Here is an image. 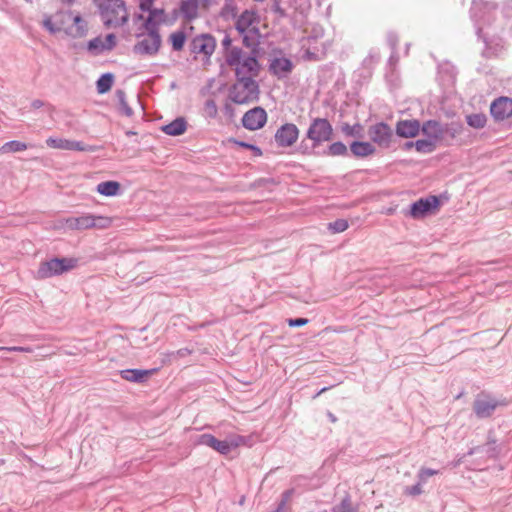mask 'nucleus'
<instances>
[{
    "label": "nucleus",
    "instance_id": "obj_1",
    "mask_svg": "<svg viewBox=\"0 0 512 512\" xmlns=\"http://www.w3.org/2000/svg\"><path fill=\"white\" fill-rule=\"evenodd\" d=\"M225 61L234 70L236 78L256 77L259 73L256 55L253 52L247 54L239 47L228 48Z\"/></svg>",
    "mask_w": 512,
    "mask_h": 512
},
{
    "label": "nucleus",
    "instance_id": "obj_2",
    "mask_svg": "<svg viewBox=\"0 0 512 512\" xmlns=\"http://www.w3.org/2000/svg\"><path fill=\"white\" fill-rule=\"evenodd\" d=\"M98 6L107 28H117L128 21V12L122 0H101Z\"/></svg>",
    "mask_w": 512,
    "mask_h": 512
},
{
    "label": "nucleus",
    "instance_id": "obj_3",
    "mask_svg": "<svg viewBox=\"0 0 512 512\" xmlns=\"http://www.w3.org/2000/svg\"><path fill=\"white\" fill-rule=\"evenodd\" d=\"M254 78H236V82L230 90V99L237 104H247L257 100L259 86Z\"/></svg>",
    "mask_w": 512,
    "mask_h": 512
},
{
    "label": "nucleus",
    "instance_id": "obj_4",
    "mask_svg": "<svg viewBox=\"0 0 512 512\" xmlns=\"http://www.w3.org/2000/svg\"><path fill=\"white\" fill-rule=\"evenodd\" d=\"M112 223L111 218L104 216H94L83 214L78 217H69L59 222V228H68L70 230H85L90 228L105 229Z\"/></svg>",
    "mask_w": 512,
    "mask_h": 512
},
{
    "label": "nucleus",
    "instance_id": "obj_5",
    "mask_svg": "<svg viewBox=\"0 0 512 512\" xmlns=\"http://www.w3.org/2000/svg\"><path fill=\"white\" fill-rule=\"evenodd\" d=\"M76 265L77 260L74 258H54L40 264L36 277L38 279H46L55 275H60L72 270Z\"/></svg>",
    "mask_w": 512,
    "mask_h": 512
},
{
    "label": "nucleus",
    "instance_id": "obj_6",
    "mask_svg": "<svg viewBox=\"0 0 512 512\" xmlns=\"http://www.w3.org/2000/svg\"><path fill=\"white\" fill-rule=\"evenodd\" d=\"M194 444L198 446H209L211 448H238L241 446L253 445L250 438L243 436H230L229 439L219 441L210 434H201L197 436Z\"/></svg>",
    "mask_w": 512,
    "mask_h": 512
},
{
    "label": "nucleus",
    "instance_id": "obj_7",
    "mask_svg": "<svg viewBox=\"0 0 512 512\" xmlns=\"http://www.w3.org/2000/svg\"><path fill=\"white\" fill-rule=\"evenodd\" d=\"M333 128L325 118H315L307 131V138L312 140L314 146L331 140Z\"/></svg>",
    "mask_w": 512,
    "mask_h": 512
},
{
    "label": "nucleus",
    "instance_id": "obj_8",
    "mask_svg": "<svg viewBox=\"0 0 512 512\" xmlns=\"http://www.w3.org/2000/svg\"><path fill=\"white\" fill-rule=\"evenodd\" d=\"M71 20L70 11H59L54 15H44L42 26L51 34H55L64 30L66 32L67 25Z\"/></svg>",
    "mask_w": 512,
    "mask_h": 512
},
{
    "label": "nucleus",
    "instance_id": "obj_9",
    "mask_svg": "<svg viewBox=\"0 0 512 512\" xmlns=\"http://www.w3.org/2000/svg\"><path fill=\"white\" fill-rule=\"evenodd\" d=\"M47 146L54 149L68 150V151H81V152H95V146L86 145L81 141L49 137L46 140Z\"/></svg>",
    "mask_w": 512,
    "mask_h": 512
},
{
    "label": "nucleus",
    "instance_id": "obj_10",
    "mask_svg": "<svg viewBox=\"0 0 512 512\" xmlns=\"http://www.w3.org/2000/svg\"><path fill=\"white\" fill-rule=\"evenodd\" d=\"M392 135V129L388 124L384 122L372 125L368 129L369 138L373 141V143L379 145L380 147H389Z\"/></svg>",
    "mask_w": 512,
    "mask_h": 512
},
{
    "label": "nucleus",
    "instance_id": "obj_11",
    "mask_svg": "<svg viewBox=\"0 0 512 512\" xmlns=\"http://www.w3.org/2000/svg\"><path fill=\"white\" fill-rule=\"evenodd\" d=\"M161 45V37L157 31H148L136 45L135 51L139 54L154 55Z\"/></svg>",
    "mask_w": 512,
    "mask_h": 512
},
{
    "label": "nucleus",
    "instance_id": "obj_12",
    "mask_svg": "<svg viewBox=\"0 0 512 512\" xmlns=\"http://www.w3.org/2000/svg\"><path fill=\"white\" fill-rule=\"evenodd\" d=\"M299 129L295 124L286 123L282 125L275 133V141L280 147H290L298 139Z\"/></svg>",
    "mask_w": 512,
    "mask_h": 512
},
{
    "label": "nucleus",
    "instance_id": "obj_13",
    "mask_svg": "<svg viewBox=\"0 0 512 512\" xmlns=\"http://www.w3.org/2000/svg\"><path fill=\"white\" fill-rule=\"evenodd\" d=\"M266 121L267 113L261 107H255L247 111L242 118L243 126L249 130H258L262 128Z\"/></svg>",
    "mask_w": 512,
    "mask_h": 512
},
{
    "label": "nucleus",
    "instance_id": "obj_14",
    "mask_svg": "<svg viewBox=\"0 0 512 512\" xmlns=\"http://www.w3.org/2000/svg\"><path fill=\"white\" fill-rule=\"evenodd\" d=\"M499 405L500 402L489 396H479L473 403V409L479 418H486L492 415Z\"/></svg>",
    "mask_w": 512,
    "mask_h": 512
},
{
    "label": "nucleus",
    "instance_id": "obj_15",
    "mask_svg": "<svg viewBox=\"0 0 512 512\" xmlns=\"http://www.w3.org/2000/svg\"><path fill=\"white\" fill-rule=\"evenodd\" d=\"M439 206V200L436 196H430L428 198H421L411 205L410 215L413 218H421L430 212L432 209H436Z\"/></svg>",
    "mask_w": 512,
    "mask_h": 512
},
{
    "label": "nucleus",
    "instance_id": "obj_16",
    "mask_svg": "<svg viewBox=\"0 0 512 512\" xmlns=\"http://www.w3.org/2000/svg\"><path fill=\"white\" fill-rule=\"evenodd\" d=\"M491 115L495 120H504L512 115V99L500 97L494 100L490 107Z\"/></svg>",
    "mask_w": 512,
    "mask_h": 512
},
{
    "label": "nucleus",
    "instance_id": "obj_17",
    "mask_svg": "<svg viewBox=\"0 0 512 512\" xmlns=\"http://www.w3.org/2000/svg\"><path fill=\"white\" fill-rule=\"evenodd\" d=\"M421 130L435 145L437 142L444 141V124L439 121L428 120L423 123Z\"/></svg>",
    "mask_w": 512,
    "mask_h": 512
},
{
    "label": "nucleus",
    "instance_id": "obj_18",
    "mask_svg": "<svg viewBox=\"0 0 512 512\" xmlns=\"http://www.w3.org/2000/svg\"><path fill=\"white\" fill-rule=\"evenodd\" d=\"M422 126L418 120H400L396 124V134L402 138L416 137Z\"/></svg>",
    "mask_w": 512,
    "mask_h": 512
},
{
    "label": "nucleus",
    "instance_id": "obj_19",
    "mask_svg": "<svg viewBox=\"0 0 512 512\" xmlns=\"http://www.w3.org/2000/svg\"><path fill=\"white\" fill-rule=\"evenodd\" d=\"M259 23V15L255 10L246 9L244 10L236 21V29L240 34H244L246 31L253 28L254 24Z\"/></svg>",
    "mask_w": 512,
    "mask_h": 512
},
{
    "label": "nucleus",
    "instance_id": "obj_20",
    "mask_svg": "<svg viewBox=\"0 0 512 512\" xmlns=\"http://www.w3.org/2000/svg\"><path fill=\"white\" fill-rule=\"evenodd\" d=\"M215 40L212 36L202 35L196 37L192 42V50L196 54L210 56L215 50Z\"/></svg>",
    "mask_w": 512,
    "mask_h": 512
},
{
    "label": "nucleus",
    "instance_id": "obj_21",
    "mask_svg": "<svg viewBox=\"0 0 512 512\" xmlns=\"http://www.w3.org/2000/svg\"><path fill=\"white\" fill-rule=\"evenodd\" d=\"M293 69V63L291 60L285 57L275 58L270 63L271 72L278 78H284Z\"/></svg>",
    "mask_w": 512,
    "mask_h": 512
},
{
    "label": "nucleus",
    "instance_id": "obj_22",
    "mask_svg": "<svg viewBox=\"0 0 512 512\" xmlns=\"http://www.w3.org/2000/svg\"><path fill=\"white\" fill-rule=\"evenodd\" d=\"M87 32V23L80 15L71 12V20L67 25L66 33L72 37H82Z\"/></svg>",
    "mask_w": 512,
    "mask_h": 512
},
{
    "label": "nucleus",
    "instance_id": "obj_23",
    "mask_svg": "<svg viewBox=\"0 0 512 512\" xmlns=\"http://www.w3.org/2000/svg\"><path fill=\"white\" fill-rule=\"evenodd\" d=\"M149 13L145 20L144 26L147 31H157V27L160 23L165 22V12L163 9H152L145 10Z\"/></svg>",
    "mask_w": 512,
    "mask_h": 512
},
{
    "label": "nucleus",
    "instance_id": "obj_24",
    "mask_svg": "<svg viewBox=\"0 0 512 512\" xmlns=\"http://www.w3.org/2000/svg\"><path fill=\"white\" fill-rule=\"evenodd\" d=\"M154 370H142V369H126L120 371V375L123 379L129 382L142 383Z\"/></svg>",
    "mask_w": 512,
    "mask_h": 512
},
{
    "label": "nucleus",
    "instance_id": "obj_25",
    "mask_svg": "<svg viewBox=\"0 0 512 512\" xmlns=\"http://www.w3.org/2000/svg\"><path fill=\"white\" fill-rule=\"evenodd\" d=\"M199 0H182L180 12L185 20L192 21L199 15Z\"/></svg>",
    "mask_w": 512,
    "mask_h": 512
},
{
    "label": "nucleus",
    "instance_id": "obj_26",
    "mask_svg": "<svg viewBox=\"0 0 512 512\" xmlns=\"http://www.w3.org/2000/svg\"><path fill=\"white\" fill-rule=\"evenodd\" d=\"M484 450H468L467 453L463 454L461 457H459L456 461H453L450 463L452 467H457L460 464H465L467 469L471 470H482L484 469L480 463H474L469 458L472 457L475 453H482Z\"/></svg>",
    "mask_w": 512,
    "mask_h": 512
},
{
    "label": "nucleus",
    "instance_id": "obj_27",
    "mask_svg": "<svg viewBox=\"0 0 512 512\" xmlns=\"http://www.w3.org/2000/svg\"><path fill=\"white\" fill-rule=\"evenodd\" d=\"M187 128V123L183 117L176 118L171 123L164 125L162 127V131L171 136H179L182 135Z\"/></svg>",
    "mask_w": 512,
    "mask_h": 512
},
{
    "label": "nucleus",
    "instance_id": "obj_28",
    "mask_svg": "<svg viewBox=\"0 0 512 512\" xmlns=\"http://www.w3.org/2000/svg\"><path fill=\"white\" fill-rule=\"evenodd\" d=\"M350 150L356 157H366L375 153L376 149L370 142L355 141L350 145Z\"/></svg>",
    "mask_w": 512,
    "mask_h": 512
},
{
    "label": "nucleus",
    "instance_id": "obj_29",
    "mask_svg": "<svg viewBox=\"0 0 512 512\" xmlns=\"http://www.w3.org/2000/svg\"><path fill=\"white\" fill-rule=\"evenodd\" d=\"M120 183L117 181H105L97 185L96 191L104 196H115L119 193Z\"/></svg>",
    "mask_w": 512,
    "mask_h": 512
},
{
    "label": "nucleus",
    "instance_id": "obj_30",
    "mask_svg": "<svg viewBox=\"0 0 512 512\" xmlns=\"http://www.w3.org/2000/svg\"><path fill=\"white\" fill-rule=\"evenodd\" d=\"M258 35L259 31L256 27L251 28L250 30L246 31L243 34V44L247 48H251L254 54H255V48L258 45Z\"/></svg>",
    "mask_w": 512,
    "mask_h": 512
},
{
    "label": "nucleus",
    "instance_id": "obj_31",
    "mask_svg": "<svg viewBox=\"0 0 512 512\" xmlns=\"http://www.w3.org/2000/svg\"><path fill=\"white\" fill-rule=\"evenodd\" d=\"M28 148L26 143L20 142V141H9L3 144L0 147V155L7 154V153H16L24 151Z\"/></svg>",
    "mask_w": 512,
    "mask_h": 512
},
{
    "label": "nucleus",
    "instance_id": "obj_32",
    "mask_svg": "<svg viewBox=\"0 0 512 512\" xmlns=\"http://www.w3.org/2000/svg\"><path fill=\"white\" fill-rule=\"evenodd\" d=\"M114 77L111 73L103 74L97 81V91L100 94L108 92L113 84Z\"/></svg>",
    "mask_w": 512,
    "mask_h": 512
},
{
    "label": "nucleus",
    "instance_id": "obj_33",
    "mask_svg": "<svg viewBox=\"0 0 512 512\" xmlns=\"http://www.w3.org/2000/svg\"><path fill=\"white\" fill-rule=\"evenodd\" d=\"M116 98L118 100L121 113H123L124 115L130 117L133 114V110L128 105V103L126 101V95H125L124 91L117 90L116 91Z\"/></svg>",
    "mask_w": 512,
    "mask_h": 512
},
{
    "label": "nucleus",
    "instance_id": "obj_34",
    "mask_svg": "<svg viewBox=\"0 0 512 512\" xmlns=\"http://www.w3.org/2000/svg\"><path fill=\"white\" fill-rule=\"evenodd\" d=\"M462 125L459 123H449L444 124V140L449 137L451 139H454L462 132Z\"/></svg>",
    "mask_w": 512,
    "mask_h": 512
},
{
    "label": "nucleus",
    "instance_id": "obj_35",
    "mask_svg": "<svg viewBox=\"0 0 512 512\" xmlns=\"http://www.w3.org/2000/svg\"><path fill=\"white\" fill-rule=\"evenodd\" d=\"M186 36L183 31H176L170 35V41L175 51H180L185 44Z\"/></svg>",
    "mask_w": 512,
    "mask_h": 512
},
{
    "label": "nucleus",
    "instance_id": "obj_36",
    "mask_svg": "<svg viewBox=\"0 0 512 512\" xmlns=\"http://www.w3.org/2000/svg\"><path fill=\"white\" fill-rule=\"evenodd\" d=\"M415 149L420 153H431L435 150L436 145L432 140L420 139L415 141Z\"/></svg>",
    "mask_w": 512,
    "mask_h": 512
},
{
    "label": "nucleus",
    "instance_id": "obj_37",
    "mask_svg": "<svg viewBox=\"0 0 512 512\" xmlns=\"http://www.w3.org/2000/svg\"><path fill=\"white\" fill-rule=\"evenodd\" d=\"M466 119L468 125L476 129L483 128L486 124V116L484 114H471Z\"/></svg>",
    "mask_w": 512,
    "mask_h": 512
},
{
    "label": "nucleus",
    "instance_id": "obj_38",
    "mask_svg": "<svg viewBox=\"0 0 512 512\" xmlns=\"http://www.w3.org/2000/svg\"><path fill=\"white\" fill-rule=\"evenodd\" d=\"M440 474V470L422 467L417 474V482L425 484L429 477Z\"/></svg>",
    "mask_w": 512,
    "mask_h": 512
},
{
    "label": "nucleus",
    "instance_id": "obj_39",
    "mask_svg": "<svg viewBox=\"0 0 512 512\" xmlns=\"http://www.w3.org/2000/svg\"><path fill=\"white\" fill-rule=\"evenodd\" d=\"M88 50H89V52L97 55V54L103 52L104 50H106L105 42L100 37H96L89 41Z\"/></svg>",
    "mask_w": 512,
    "mask_h": 512
},
{
    "label": "nucleus",
    "instance_id": "obj_40",
    "mask_svg": "<svg viewBox=\"0 0 512 512\" xmlns=\"http://www.w3.org/2000/svg\"><path fill=\"white\" fill-rule=\"evenodd\" d=\"M328 228L333 233H341L348 228V222L345 219H338L332 223H329Z\"/></svg>",
    "mask_w": 512,
    "mask_h": 512
},
{
    "label": "nucleus",
    "instance_id": "obj_41",
    "mask_svg": "<svg viewBox=\"0 0 512 512\" xmlns=\"http://www.w3.org/2000/svg\"><path fill=\"white\" fill-rule=\"evenodd\" d=\"M347 147L342 142H335L329 146V154L332 156L345 155Z\"/></svg>",
    "mask_w": 512,
    "mask_h": 512
},
{
    "label": "nucleus",
    "instance_id": "obj_42",
    "mask_svg": "<svg viewBox=\"0 0 512 512\" xmlns=\"http://www.w3.org/2000/svg\"><path fill=\"white\" fill-rule=\"evenodd\" d=\"M339 508L341 509L340 511L334 510V512H357V509L353 507L350 496L348 495L342 499Z\"/></svg>",
    "mask_w": 512,
    "mask_h": 512
},
{
    "label": "nucleus",
    "instance_id": "obj_43",
    "mask_svg": "<svg viewBox=\"0 0 512 512\" xmlns=\"http://www.w3.org/2000/svg\"><path fill=\"white\" fill-rule=\"evenodd\" d=\"M294 489H287L285 490L281 495V501L278 503L276 510L278 512H284V507L286 505V502L290 499V497L293 495Z\"/></svg>",
    "mask_w": 512,
    "mask_h": 512
},
{
    "label": "nucleus",
    "instance_id": "obj_44",
    "mask_svg": "<svg viewBox=\"0 0 512 512\" xmlns=\"http://www.w3.org/2000/svg\"><path fill=\"white\" fill-rule=\"evenodd\" d=\"M421 486L422 485L419 482H417L416 484H414L412 486H406L404 489V494L413 496V497L418 496L423 493Z\"/></svg>",
    "mask_w": 512,
    "mask_h": 512
},
{
    "label": "nucleus",
    "instance_id": "obj_45",
    "mask_svg": "<svg viewBox=\"0 0 512 512\" xmlns=\"http://www.w3.org/2000/svg\"><path fill=\"white\" fill-rule=\"evenodd\" d=\"M205 113L210 118H214L217 114V106L214 100H207L205 103Z\"/></svg>",
    "mask_w": 512,
    "mask_h": 512
},
{
    "label": "nucleus",
    "instance_id": "obj_46",
    "mask_svg": "<svg viewBox=\"0 0 512 512\" xmlns=\"http://www.w3.org/2000/svg\"><path fill=\"white\" fill-rule=\"evenodd\" d=\"M0 351H9V352H32L30 347H20V346H12V347H0Z\"/></svg>",
    "mask_w": 512,
    "mask_h": 512
},
{
    "label": "nucleus",
    "instance_id": "obj_47",
    "mask_svg": "<svg viewBox=\"0 0 512 512\" xmlns=\"http://www.w3.org/2000/svg\"><path fill=\"white\" fill-rule=\"evenodd\" d=\"M308 323V319L306 318H296V319H289L288 325L290 327H300L303 325H306Z\"/></svg>",
    "mask_w": 512,
    "mask_h": 512
},
{
    "label": "nucleus",
    "instance_id": "obj_48",
    "mask_svg": "<svg viewBox=\"0 0 512 512\" xmlns=\"http://www.w3.org/2000/svg\"><path fill=\"white\" fill-rule=\"evenodd\" d=\"M115 35L114 34H108L105 39L103 40L105 42V48L106 50H111L115 46Z\"/></svg>",
    "mask_w": 512,
    "mask_h": 512
},
{
    "label": "nucleus",
    "instance_id": "obj_49",
    "mask_svg": "<svg viewBox=\"0 0 512 512\" xmlns=\"http://www.w3.org/2000/svg\"><path fill=\"white\" fill-rule=\"evenodd\" d=\"M24 457L27 458L30 462H33L36 466H39L43 469H53V466L48 461L35 462L27 455H24Z\"/></svg>",
    "mask_w": 512,
    "mask_h": 512
},
{
    "label": "nucleus",
    "instance_id": "obj_50",
    "mask_svg": "<svg viewBox=\"0 0 512 512\" xmlns=\"http://www.w3.org/2000/svg\"><path fill=\"white\" fill-rule=\"evenodd\" d=\"M155 0H140V9L149 10Z\"/></svg>",
    "mask_w": 512,
    "mask_h": 512
},
{
    "label": "nucleus",
    "instance_id": "obj_51",
    "mask_svg": "<svg viewBox=\"0 0 512 512\" xmlns=\"http://www.w3.org/2000/svg\"><path fill=\"white\" fill-rule=\"evenodd\" d=\"M217 451L220 454L224 455L226 458L227 457L233 458L238 454L237 453L238 450H217Z\"/></svg>",
    "mask_w": 512,
    "mask_h": 512
},
{
    "label": "nucleus",
    "instance_id": "obj_52",
    "mask_svg": "<svg viewBox=\"0 0 512 512\" xmlns=\"http://www.w3.org/2000/svg\"><path fill=\"white\" fill-rule=\"evenodd\" d=\"M231 42H232V40L229 36H225L224 39L222 40V45L225 48V52L227 51L228 48L234 47L231 45Z\"/></svg>",
    "mask_w": 512,
    "mask_h": 512
},
{
    "label": "nucleus",
    "instance_id": "obj_53",
    "mask_svg": "<svg viewBox=\"0 0 512 512\" xmlns=\"http://www.w3.org/2000/svg\"><path fill=\"white\" fill-rule=\"evenodd\" d=\"M199 5L203 9H208L211 6V0H199Z\"/></svg>",
    "mask_w": 512,
    "mask_h": 512
},
{
    "label": "nucleus",
    "instance_id": "obj_54",
    "mask_svg": "<svg viewBox=\"0 0 512 512\" xmlns=\"http://www.w3.org/2000/svg\"><path fill=\"white\" fill-rule=\"evenodd\" d=\"M44 105L43 101L36 99L31 103L32 108L39 109Z\"/></svg>",
    "mask_w": 512,
    "mask_h": 512
},
{
    "label": "nucleus",
    "instance_id": "obj_55",
    "mask_svg": "<svg viewBox=\"0 0 512 512\" xmlns=\"http://www.w3.org/2000/svg\"><path fill=\"white\" fill-rule=\"evenodd\" d=\"M482 5V2H474L472 7V14L474 17H477V10Z\"/></svg>",
    "mask_w": 512,
    "mask_h": 512
},
{
    "label": "nucleus",
    "instance_id": "obj_56",
    "mask_svg": "<svg viewBox=\"0 0 512 512\" xmlns=\"http://www.w3.org/2000/svg\"><path fill=\"white\" fill-rule=\"evenodd\" d=\"M344 132L348 135H354V127H350L349 125H347L345 128H344Z\"/></svg>",
    "mask_w": 512,
    "mask_h": 512
},
{
    "label": "nucleus",
    "instance_id": "obj_57",
    "mask_svg": "<svg viewBox=\"0 0 512 512\" xmlns=\"http://www.w3.org/2000/svg\"><path fill=\"white\" fill-rule=\"evenodd\" d=\"M305 57L309 60L316 59V57H314V54H312L309 50L306 51Z\"/></svg>",
    "mask_w": 512,
    "mask_h": 512
},
{
    "label": "nucleus",
    "instance_id": "obj_58",
    "mask_svg": "<svg viewBox=\"0 0 512 512\" xmlns=\"http://www.w3.org/2000/svg\"><path fill=\"white\" fill-rule=\"evenodd\" d=\"M188 353H189V351L187 349H181V350L177 351V354L179 356H185Z\"/></svg>",
    "mask_w": 512,
    "mask_h": 512
},
{
    "label": "nucleus",
    "instance_id": "obj_59",
    "mask_svg": "<svg viewBox=\"0 0 512 512\" xmlns=\"http://www.w3.org/2000/svg\"><path fill=\"white\" fill-rule=\"evenodd\" d=\"M414 144H415V142H407V143L405 144V149H411L412 147H414V148H415V145H414Z\"/></svg>",
    "mask_w": 512,
    "mask_h": 512
},
{
    "label": "nucleus",
    "instance_id": "obj_60",
    "mask_svg": "<svg viewBox=\"0 0 512 512\" xmlns=\"http://www.w3.org/2000/svg\"><path fill=\"white\" fill-rule=\"evenodd\" d=\"M328 417L329 419L332 421V422H335L336 421V417L332 414V413H328Z\"/></svg>",
    "mask_w": 512,
    "mask_h": 512
},
{
    "label": "nucleus",
    "instance_id": "obj_61",
    "mask_svg": "<svg viewBox=\"0 0 512 512\" xmlns=\"http://www.w3.org/2000/svg\"><path fill=\"white\" fill-rule=\"evenodd\" d=\"M244 501H245V496L243 495V496H241V498H240L239 504H240V505H243Z\"/></svg>",
    "mask_w": 512,
    "mask_h": 512
},
{
    "label": "nucleus",
    "instance_id": "obj_62",
    "mask_svg": "<svg viewBox=\"0 0 512 512\" xmlns=\"http://www.w3.org/2000/svg\"><path fill=\"white\" fill-rule=\"evenodd\" d=\"M225 10H228V9H231L232 12H234L235 8L234 7H230L229 5H227L225 8Z\"/></svg>",
    "mask_w": 512,
    "mask_h": 512
},
{
    "label": "nucleus",
    "instance_id": "obj_63",
    "mask_svg": "<svg viewBox=\"0 0 512 512\" xmlns=\"http://www.w3.org/2000/svg\"><path fill=\"white\" fill-rule=\"evenodd\" d=\"M243 146H246V147H249V148H252V149H256L253 145H247V144H242Z\"/></svg>",
    "mask_w": 512,
    "mask_h": 512
},
{
    "label": "nucleus",
    "instance_id": "obj_64",
    "mask_svg": "<svg viewBox=\"0 0 512 512\" xmlns=\"http://www.w3.org/2000/svg\"><path fill=\"white\" fill-rule=\"evenodd\" d=\"M326 390H327V388H322V390L319 392V394L324 392V391H326Z\"/></svg>",
    "mask_w": 512,
    "mask_h": 512
}]
</instances>
